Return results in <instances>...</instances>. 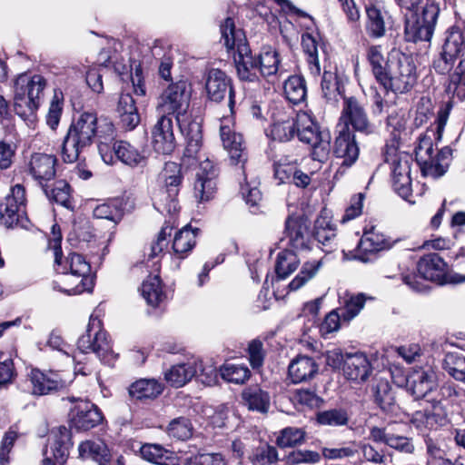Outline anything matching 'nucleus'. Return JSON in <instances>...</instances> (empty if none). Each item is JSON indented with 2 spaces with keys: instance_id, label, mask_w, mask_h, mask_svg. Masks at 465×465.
Masks as SVG:
<instances>
[{
  "instance_id": "f257e3e1",
  "label": "nucleus",
  "mask_w": 465,
  "mask_h": 465,
  "mask_svg": "<svg viewBox=\"0 0 465 465\" xmlns=\"http://www.w3.org/2000/svg\"><path fill=\"white\" fill-rule=\"evenodd\" d=\"M115 128L107 118L98 119L95 113L84 112L74 119L61 144L60 155L66 163H75L97 140L99 153L104 163L113 160L112 149L115 142Z\"/></svg>"
},
{
  "instance_id": "f03ea898",
  "label": "nucleus",
  "mask_w": 465,
  "mask_h": 465,
  "mask_svg": "<svg viewBox=\"0 0 465 465\" xmlns=\"http://www.w3.org/2000/svg\"><path fill=\"white\" fill-rule=\"evenodd\" d=\"M222 38L228 52L232 54L233 62L241 81L258 80V62L252 54L242 29L236 28L234 21L228 17L221 25Z\"/></svg>"
},
{
  "instance_id": "7ed1b4c3",
  "label": "nucleus",
  "mask_w": 465,
  "mask_h": 465,
  "mask_svg": "<svg viewBox=\"0 0 465 465\" xmlns=\"http://www.w3.org/2000/svg\"><path fill=\"white\" fill-rule=\"evenodd\" d=\"M395 2L404 13L406 39L411 42H430L440 13L439 6L434 3H427L419 15L417 8L422 0H395Z\"/></svg>"
},
{
  "instance_id": "20e7f679",
  "label": "nucleus",
  "mask_w": 465,
  "mask_h": 465,
  "mask_svg": "<svg viewBox=\"0 0 465 465\" xmlns=\"http://www.w3.org/2000/svg\"><path fill=\"white\" fill-rule=\"evenodd\" d=\"M417 69L411 56L399 50L391 52L389 71L381 82L384 92L389 94H406L411 90L417 82Z\"/></svg>"
},
{
  "instance_id": "39448f33",
  "label": "nucleus",
  "mask_w": 465,
  "mask_h": 465,
  "mask_svg": "<svg viewBox=\"0 0 465 465\" xmlns=\"http://www.w3.org/2000/svg\"><path fill=\"white\" fill-rule=\"evenodd\" d=\"M46 86L41 74H22L15 82L14 109L17 115L26 120L33 116L40 105Z\"/></svg>"
},
{
  "instance_id": "423d86ee",
  "label": "nucleus",
  "mask_w": 465,
  "mask_h": 465,
  "mask_svg": "<svg viewBox=\"0 0 465 465\" xmlns=\"http://www.w3.org/2000/svg\"><path fill=\"white\" fill-rule=\"evenodd\" d=\"M77 350L82 353L94 352L102 362L114 365L118 355L112 348L111 340L102 327L101 320L91 315L85 331L77 341Z\"/></svg>"
},
{
  "instance_id": "0eeeda50",
  "label": "nucleus",
  "mask_w": 465,
  "mask_h": 465,
  "mask_svg": "<svg viewBox=\"0 0 465 465\" xmlns=\"http://www.w3.org/2000/svg\"><path fill=\"white\" fill-rule=\"evenodd\" d=\"M460 60L465 61V35L460 26L452 25L445 32L441 51L433 58L431 68L435 73L446 75Z\"/></svg>"
},
{
  "instance_id": "6e6552de",
  "label": "nucleus",
  "mask_w": 465,
  "mask_h": 465,
  "mask_svg": "<svg viewBox=\"0 0 465 465\" xmlns=\"http://www.w3.org/2000/svg\"><path fill=\"white\" fill-rule=\"evenodd\" d=\"M417 270L419 275L408 274L403 276V282L413 291L424 292L426 285L420 282V279L435 282L439 284H444L449 281V266L447 262L438 253H429L422 256L418 263Z\"/></svg>"
},
{
  "instance_id": "1a4fd4ad",
  "label": "nucleus",
  "mask_w": 465,
  "mask_h": 465,
  "mask_svg": "<svg viewBox=\"0 0 465 465\" xmlns=\"http://www.w3.org/2000/svg\"><path fill=\"white\" fill-rule=\"evenodd\" d=\"M60 263V266L55 263V271L63 274L61 277L62 283H67L70 278L79 280V282L74 287L61 289L64 293L75 295L92 291L93 280L89 276L91 267L84 256L78 253H70L64 262L61 259Z\"/></svg>"
},
{
  "instance_id": "9d476101",
  "label": "nucleus",
  "mask_w": 465,
  "mask_h": 465,
  "mask_svg": "<svg viewBox=\"0 0 465 465\" xmlns=\"http://www.w3.org/2000/svg\"><path fill=\"white\" fill-rule=\"evenodd\" d=\"M190 95L184 82L170 84L159 96L156 111L160 117L173 115L176 122L188 114Z\"/></svg>"
},
{
  "instance_id": "9b49d317",
  "label": "nucleus",
  "mask_w": 465,
  "mask_h": 465,
  "mask_svg": "<svg viewBox=\"0 0 465 465\" xmlns=\"http://www.w3.org/2000/svg\"><path fill=\"white\" fill-rule=\"evenodd\" d=\"M25 204V189L21 184H15L0 205L1 222L8 228L19 224L24 226L26 221Z\"/></svg>"
},
{
  "instance_id": "f8f14e48",
  "label": "nucleus",
  "mask_w": 465,
  "mask_h": 465,
  "mask_svg": "<svg viewBox=\"0 0 465 465\" xmlns=\"http://www.w3.org/2000/svg\"><path fill=\"white\" fill-rule=\"evenodd\" d=\"M163 186L160 192V201L164 204L163 209L171 213L177 208L176 198L180 192L183 181L181 165L174 162H168L161 173Z\"/></svg>"
},
{
  "instance_id": "ddd939ff",
  "label": "nucleus",
  "mask_w": 465,
  "mask_h": 465,
  "mask_svg": "<svg viewBox=\"0 0 465 465\" xmlns=\"http://www.w3.org/2000/svg\"><path fill=\"white\" fill-rule=\"evenodd\" d=\"M70 401L74 402L69 413V420L72 427L78 430H88L99 425L104 417L102 411L93 402L82 400L69 398Z\"/></svg>"
},
{
  "instance_id": "4468645a",
  "label": "nucleus",
  "mask_w": 465,
  "mask_h": 465,
  "mask_svg": "<svg viewBox=\"0 0 465 465\" xmlns=\"http://www.w3.org/2000/svg\"><path fill=\"white\" fill-rule=\"evenodd\" d=\"M72 445L71 432L66 427L60 426L54 430L50 436L49 446L44 451L43 465H64Z\"/></svg>"
},
{
  "instance_id": "2eb2a0df",
  "label": "nucleus",
  "mask_w": 465,
  "mask_h": 465,
  "mask_svg": "<svg viewBox=\"0 0 465 465\" xmlns=\"http://www.w3.org/2000/svg\"><path fill=\"white\" fill-rule=\"evenodd\" d=\"M407 389L416 400L433 396L438 390L436 371L431 367L413 370L407 379Z\"/></svg>"
},
{
  "instance_id": "dca6fc26",
  "label": "nucleus",
  "mask_w": 465,
  "mask_h": 465,
  "mask_svg": "<svg viewBox=\"0 0 465 465\" xmlns=\"http://www.w3.org/2000/svg\"><path fill=\"white\" fill-rule=\"evenodd\" d=\"M205 89L211 101L219 103L228 96V107L233 112L235 104L232 79L220 69H211L206 77Z\"/></svg>"
},
{
  "instance_id": "f3484780",
  "label": "nucleus",
  "mask_w": 465,
  "mask_h": 465,
  "mask_svg": "<svg viewBox=\"0 0 465 465\" xmlns=\"http://www.w3.org/2000/svg\"><path fill=\"white\" fill-rule=\"evenodd\" d=\"M284 237L288 245L300 252H309L312 249V240L308 221L302 216L290 215L285 221Z\"/></svg>"
},
{
  "instance_id": "a211bd4d",
  "label": "nucleus",
  "mask_w": 465,
  "mask_h": 465,
  "mask_svg": "<svg viewBox=\"0 0 465 465\" xmlns=\"http://www.w3.org/2000/svg\"><path fill=\"white\" fill-rule=\"evenodd\" d=\"M341 124H351L357 132L370 134L373 133L374 127L369 121L363 105L353 96L343 97V105L340 117Z\"/></svg>"
},
{
  "instance_id": "6ab92c4d",
  "label": "nucleus",
  "mask_w": 465,
  "mask_h": 465,
  "mask_svg": "<svg viewBox=\"0 0 465 465\" xmlns=\"http://www.w3.org/2000/svg\"><path fill=\"white\" fill-rule=\"evenodd\" d=\"M217 176L218 169L210 159L200 163L194 183V196L199 202H207L213 197Z\"/></svg>"
},
{
  "instance_id": "aec40b11",
  "label": "nucleus",
  "mask_w": 465,
  "mask_h": 465,
  "mask_svg": "<svg viewBox=\"0 0 465 465\" xmlns=\"http://www.w3.org/2000/svg\"><path fill=\"white\" fill-rule=\"evenodd\" d=\"M57 159L53 154L35 153L29 159L27 169L32 178L45 188L56 173Z\"/></svg>"
},
{
  "instance_id": "412c9836",
  "label": "nucleus",
  "mask_w": 465,
  "mask_h": 465,
  "mask_svg": "<svg viewBox=\"0 0 465 465\" xmlns=\"http://www.w3.org/2000/svg\"><path fill=\"white\" fill-rule=\"evenodd\" d=\"M337 127L338 134L334 141L333 153L336 157L343 159L342 165L351 166L360 153L355 135L347 124H338Z\"/></svg>"
},
{
  "instance_id": "4be33fe9",
  "label": "nucleus",
  "mask_w": 465,
  "mask_h": 465,
  "mask_svg": "<svg viewBox=\"0 0 465 465\" xmlns=\"http://www.w3.org/2000/svg\"><path fill=\"white\" fill-rule=\"evenodd\" d=\"M152 145L162 154H171L176 147L173 124L171 117H159L152 129Z\"/></svg>"
},
{
  "instance_id": "5701e85b",
  "label": "nucleus",
  "mask_w": 465,
  "mask_h": 465,
  "mask_svg": "<svg viewBox=\"0 0 465 465\" xmlns=\"http://www.w3.org/2000/svg\"><path fill=\"white\" fill-rule=\"evenodd\" d=\"M374 402L386 414L398 416L400 407L396 402L394 391L389 381L381 377H374L370 386Z\"/></svg>"
},
{
  "instance_id": "b1692460",
  "label": "nucleus",
  "mask_w": 465,
  "mask_h": 465,
  "mask_svg": "<svg viewBox=\"0 0 465 465\" xmlns=\"http://www.w3.org/2000/svg\"><path fill=\"white\" fill-rule=\"evenodd\" d=\"M370 439L376 443H384L401 453L411 454L415 450L411 438L398 435L389 427H371L370 429Z\"/></svg>"
},
{
  "instance_id": "393cba45",
  "label": "nucleus",
  "mask_w": 465,
  "mask_h": 465,
  "mask_svg": "<svg viewBox=\"0 0 465 465\" xmlns=\"http://www.w3.org/2000/svg\"><path fill=\"white\" fill-rule=\"evenodd\" d=\"M181 120L177 124L186 140L184 156L195 158L200 152L203 143L201 121L191 119L188 114Z\"/></svg>"
},
{
  "instance_id": "a878e982",
  "label": "nucleus",
  "mask_w": 465,
  "mask_h": 465,
  "mask_svg": "<svg viewBox=\"0 0 465 465\" xmlns=\"http://www.w3.org/2000/svg\"><path fill=\"white\" fill-rule=\"evenodd\" d=\"M392 247L391 241L384 234L376 230L375 227L365 229L358 244L359 259L362 262H367V254L376 253L381 251L389 250Z\"/></svg>"
},
{
  "instance_id": "bb28decb",
  "label": "nucleus",
  "mask_w": 465,
  "mask_h": 465,
  "mask_svg": "<svg viewBox=\"0 0 465 465\" xmlns=\"http://www.w3.org/2000/svg\"><path fill=\"white\" fill-rule=\"evenodd\" d=\"M221 140L224 149L228 152L232 164L244 166L247 161V153L243 146L242 136L232 132L229 126L222 125L220 128Z\"/></svg>"
},
{
  "instance_id": "cd10ccee",
  "label": "nucleus",
  "mask_w": 465,
  "mask_h": 465,
  "mask_svg": "<svg viewBox=\"0 0 465 465\" xmlns=\"http://www.w3.org/2000/svg\"><path fill=\"white\" fill-rule=\"evenodd\" d=\"M342 371L346 379L360 383L368 379L371 366L366 355L356 352L345 356Z\"/></svg>"
},
{
  "instance_id": "c85d7f7f",
  "label": "nucleus",
  "mask_w": 465,
  "mask_h": 465,
  "mask_svg": "<svg viewBox=\"0 0 465 465\" xmlns=\"http://www.w3.org/2000/svg\"><path fill=\"white\" fill-rule=\"evenodd\" d=\"M302 47L306 55V62L310 74L313 76L321 74L320 50L323 55L326 54L324 47L320 45L318 37L310 33L302 35Z\"/></svg>"
},
{
  "instance_id": "c756f323",
  "label": "nucleus",
  "mask_w": 465,
  "mask_h": 465,
  "mask_svg": "<svg viewBox=\"0 0 465 465\" xmlns=\"http://www.w3.org/2000/svg\"><path fill=\"white\" fill-rule=\"evenodd\" d=\"M367 21L365 30L371 38H381L386 32L387 12L379 4L368 3L365 5Z\"/></svg>"
},
{
  "instance_id": "7c9ffc66",
  "label": "nucleus",
  "mask_w": 465,
  "mask_h": 465,
  "mask_svg": "<svg viewBox=\"0 0 465 465\" xmlns=\"http://www.w3.org/2000/svg\"><path fill=\"white\" fill-rule=\"evenodd\" d=\"M202 370V363L197 361H189L185 363L173 365L165 372V380L172 386L179 388L186 384Z\"/></svg>"
},
{
  "instance_id": "2f4dec72",
  "label": "nucleus",
  "mask_w": 465,
  "mask_h": 465,
  "mask_svg": "<svg viewBox=\"0 0 465 465\" xmlns=\"http://www.w3.org/2000/svg\"><path fill=\"white\" fill-rule=\"evenodd\" d=\"M30 381L35 395H45L64 387V382L58 379L56 373H44L39 370L31 371Z\"/></svg>"
},
{
  "instance_id": "473e14b6",
  "label": "nucleus",
  "mask_w": 465,
  "mask_h": 465,
  "mask_svg": "<svg viewBox=\"0 0 465 465\" xmlns=\"http://www.w3.org/2000/svg\"><path fill=\"white\" fill-rule=\"evenodd\" d=\"M141 457L157 465H179V458L159 444L146 443L140 449Z\"/></svg>"
},
{
  "instance_id": "72a5a7b5",
  "label": "nucleus",
  "mask_w": 465,
  "mask_h": 465,
  "mask_svg": "<svg viewBox=\"0 0 465 465\" xmlns=\"http://www.w3.org/2000/svg\"><path fill=\"white\" fill-rule=\"evenodd\" d=\"M314 238L322 245V251L331 252L336 249V227L326 217H319L314 223Z\"/></svg>"
},
{
  "instance_id": "f704fd0d",
  "label": "nucleus",
  "mask_w": 465,
  "mask_h": 465,
  "mask_svg": "<svg viewBox=\"0 0 465 465\" xmlns=\"http://www.w3.org/2000/svg\"><path fill=\"white\" fill-rule=\"evenodd\" d=\"M289 375L294 383L312 378L318 371V364L308 356H297L289 365Z\"/></svg>"
},
{
  "instance_id": "c9c22d12",
  "label": "nucleus",
  "mask_w": 465,
  "mask_h": 465,
  "mask_svg": "<svg viewBox=\"0 0 465 465\" xmlns=\"http://www.w3.org/2000/svg\"><path fill=\"white\" fill-rule=\"evenodd\" d=\"M295 134L301 142L315 143L322 134L312 116L307 112H299L295 117Z\"/></svg>"
},
{
  "instance_id": "e433bc0d",
  "label": "nucleus",
  "mask_w": 465,
  "mask_h": 465,
  "mask_svg": "<svg viewBox=\"0 0 465 465\" xmlns=\"http://www.w3.org/2000/svg\"><path fill=\"white\" fill-rule=\"evenodd\" d=\"M163 391V384L154 379H140L133 382L128 390L130 397L139 401L155 399Z\"/></svg>"
},
{
  "instance_id": "4c0bfd02",
  "label": "nucleus",
  "mask_w": 465,
  "mask_h": 465,
  "mask_svg": "<svg viewBox=\"0 0 465 465\" xmlns=\"http://www.w3.org/2000/svg\"><path fill=\"white\" fill-rule=\"evenodd\" d=\"M366 58L371 66V73L376 81L381 84L391 64V53L385 58L382 54V47L373 45L367 48Z\"/></svg>"
},
{
  "instance_id": "58836bf2",
  "label": "nucleus",
  "mask_w": 465,
  "mask_h": 465,
  "mask_svg": "<svg viewBox=\"0 0 465 465\" xmlns=\"http://www.w3.org/2000/svg\"><path fill=\"white\" fill-rule=\"evenodd\" d=\"M243 403L251 411L266 413L269 411L271 399L267 391L257 385L246 387L242 392Z\"/></svg>"
},
{
  "instance_id": "ea45409f",
  "label": "nucleus",
  "mask_w": 465,
  "mask_h": 465,
  "mask_svg": "<svg viewBox=\"0 0 465 465\" xmlns=\"http://www.w3.org/2000/svg\"><path fill=\"white\" fill-rule=\"evenodd\" d=\"M117 113L123 126L133 130L140 122L135 102L130 94H122L118 100Z\"/></svg>"
},
{
  "instance_id": "a19ab883",
  "label": "nucleus",
  "mask_w": 465,
  "mask_h": 465,
  "mask_svg": "<svg viewBox=\"0 0 465 465\" xmlns=\"http://www.w3.org/2000/svg\"><path fill=\"white\" fill-rule=\"evenodd\" d=\"M385 162L391 164V176L411 175L412 157L404 152H398L394 147H386Z\"/></svg>"
},
{
  "instance_id": "79ce46f5",
  "label": "nucleus",
  "mask_w": 465,
  "mask_h": 465,
  "mask_svg": "<svg viewBox=\"0 0 465 465\" xmlns=\"http://www.w3.org/2000/svg\"><path fill=\"white\" fill-rule=\"evenodd\" d=\"M197 231L186 225L175 233L172 247L177 258L184 259L194 248Z\"/></svg>"
},
{
  "instance_id": "37998d69",
  "label": "nucleus",
  "mask_w": 465,
  "mask_h": 465,
  "mask_svg": "<svg viewBox=\"0 0 465 465\" xmlns=\"http://www.w3.org/2000/svg\"><path fill=\"white\" fill-rule=\"evenodd\" d=\"M79 455L84 459H92L99 465H106L111 460L110 450L101 440H85L79 447Z\"/></svg>"
},
{
  "instance_id": "c03bdc74",
  "label": "nucleus",
  "mask_w": 465,
  "mask_h": 465,
  "mask_svg": "<svg viewBox=\"0 0 465 465\" xmlns=\"http://www.w3.org/2000/svg\"><path fill=\"white\" fill-rule=\"evenodd\" d=\"M365 302L366 297L363 293L344 292L340 297V307L337 309L341 314L342 321L350 322L356 317L363 308Z\"/></svg>"
},
{
  "instance_id": "a18cd8bd",
  "label": "nucleus",
  "mask_w": 465,
  "mask_h": 465,
  "mask_svg": "<svg viewBox=\"0 0 465 465\" xmlns=\"http://www.w3.org/2000/svg\"><path fill=\"white\" fill-rule=\"evenodd\" d=\"M270 135L273 140L279 142L290 141L295 135V118L283 114L274 119L270 129Z\"/></svg>"
},
{
  "instance_id": "49530a36",
  "label": "nucleus",
  "mask_w": 465,
  "mask_h": 465,
  "mask_svg": "<svg viewBox=\"0 0 465 465\" xmlns=\"http://www.w3.org/2000/svg\"><path fill=\"white\" fill-rule=\"evenodd\" d=\"M141 292L146 302L153 307H157L165 298L158 275L149 276L143 281Z\"/></svg>"
},
{
  "instance_id": "de8ad7c7",
  "label": "nucleus",
  "mask_w": 465,
  "mask_h": 465,
  "mask_svg": "<svg viewBox=\"0 0 465 465\" xmlns=\"http://www.w3.org/2000/svg\"><path fill=\"white\" fill-rule=\"evenodd\" d=\"M447 421V417L430 411L429 408H426L424 411H416L411 419L413 425L421 431L443 426Z\"/></svg>"
},
{
  "instance_id": "09e8293b",
  "label": "nucleus",
  "mask_w": 465,
  "mask_h": 465,
  "mask_svg": "<svg viewBox=\"0 0 465 465\" xmlns=\"http://www.w3.org/2000/svg\"><path fill=\"white\" fill-rule=\"evenodd\" d=\"M452 151L446 146L440 149L433 160L428 161L425 167V175L438 178L442 176L449 167Z\"/></svg>"
},
{
  "instance_id": "8fccbe9b",
  "label": "nucleus",
  "mask_w": 465,
  "mask_h": 465,
  "mask_svg": "<svg viewBox=\"0 0 465 465\" xmlns=\"http://www.w3.org/2000/svg\"><path fill=\"white\" fill-rule=\"evenodd\" d=\"M449 84L446 87L448 94L457 96L460 100L465 98V61L460 60L458 65L449 74Z\"/></svg>"
},
{
  "instance_id": "3c124183",
  "label": "nucleus",
  "mask_w": 465,
  "mask_h": 465,
  "mask_svg": "<svg viewBox=\"0 0 465 465\" xmlns=\"http://www.w3.org/2000/svg\"><path fill=\"white\" fill-rule=\"evenodd\" d=\"M117 156V158L129 166H137L143 163L145 160L144 156L133 145L124 141L117 142L112 149V153Z\"/></svg>"
},
{
  "instance_id": "603ef678",
  "label": "nucleus",
  "mask_w": 465,
  "mask_h": 465,
  "mask_svg": "<svg viewBox=\"0 0 465 465\" xmlns=\"http://www.w3.org/2000/svg\"><path fill=\"white\" fill-rule=\"evenodd\" d=\"M283 92L286 99L293 104L303 102L307 94L305 80L300 75L290 76L284 82Z\"/></svg>"
},
{
  "instance_id": "864d4df0",
  "label": "nucleus",
  "mask_w": 465,
  "mask_h": 465,
  "mask_svg": "<svg viewBox=\"0 0 465 465\" xmlns=\"http://www.w3.org/2000/svg\"><path fill=\"white\" fill-rule=\"evenodd\" d=\"M300 260L292 250H283L277 255L275 272L280 279H285L299 266Z\"/></svg>"
},
{
  "instance_id": "5fc2aeb1",
  "label": "nucleus",
  "mask_w": 465,
  "mask_h": 465,
  "mask_svg": "<svg viewBox=\"0 0 465 465\" xmlns=\"http://www.w3.org/2000/svg\"><path fill=\"white\" fill-rule=\"evenodd\" d=\"M306 431L302 428L286 427L278 432L276 444L282 449L293 448L305 441Z\"/></svg>"
},
{
  "instance_id": "6e6d98bb",
  "label": "nucleus",
  "mask_w": 465,
  "mask_h": 465,
  "mask_svg": "<svg viewBox=\"0 0 465 465\" xmlns=\"http://www.w3.org/2000/svg\"><path fill=\"white\" fill-rule=\"evenodd\" d=\"M322 266V260H314L304 262L300 272L289 283L290 291H297L305 285L318 273Z\"/></svg>"
},
{
  "instance_id": "4d7b16f0",
  "label": "nucleus",
  "mask_w": 465,
  "mask_h": 465,
  "mask_svg": "<svg viewBox=\"0 0 465 465\" xmlns=\"http://www.w3.org/2000/svg\"><path fill=\"white\" fill-rule=\"evenodd\" d=\"M220 373L224 381L235 384H243L251 376V371L247 366L234 363H224L222 365Z\"/></svg>"
},
{
  "instance_id": "13d9d810",
  "label": "nucleus",
  "mask_w": 465,
  "mask_h": 465,
  "mask_svg": "<svg viewBox=\"0 0 465 465\" xmlns=\"http://www.w3.org/2000/svg\"><path fill=\"white\" fill-rule=\"evenodd\" d=\"M259 72L265 77L272 76L279 71L280 58L272 48H264L257 58Z\"/></svg>"
},
{
  "instance_id": "bf43d9fd",
  "label": "nucleus",
  "mask_w": 465,
  "mask_h": 465,
  "mask_svg": "<svg viewBox=\"0 0 465 465\" xmlns=\"http://www.w3.org/2000/svg\"><path fill=\"white\" fill-rule=\"evenodd\" d=\"M443 367L455 380L465 383V356L459 352H448L443 360Z\"/></svg>"
},
{
  "instance_id": "052dcab7",
  "label": "nucleus",
  "mask_w": 465,
  "mask_h": 465,
  "mask_svg": "<svg viewBox=\"0 0 465 465\" xmlns=\"http://www.w3.org/2000/svg\"><path fill=\"white\" fill-rule=\"evenodd\" d=\"M316 420L321 425L338 427L348 424L349 415L343 409H331L319 412Z\"/></svg>"
},
{
  "instance_id": "680f3d73",
  "label": "nucleus",
  "mask_w": 465,
  "mask_h": 465,
  "mask_svg": "<svg viewBox=\"0 0 465 465\" xmlns=\"http://www.w3.org/2000/svg\"><path fill=\"white\" fill-rule=\"evenodd\" d=\"M42 189L49 200L63 206H68L70 201V186L65 181H56L54 183L51 189H49L47 184Z\"/></svg>"
},
{
  "instance_id": "e2e57ef3",
  "label": "nucleus",
  "mask_w": 465,
  "mask_h": 465,
  "mask_svg": "<svg viewBox=\"0 0 465 465\" xmlns=\"http://www.w3.org/2000/svg\"><path fill=\"white\" fill-rule=\"evenodd\" d=\"M167 432L173 439L186 440L193 435L192 422L184 417L174 419L169 423Z\"/></svg>"
},
{
  "instance_id": "0e129e2a",
  "label": "nucleus",
  "mask_w": 465,
  "mask_h": 465,
  "mask_svg": "<svg viewBox=\"0 0 465 465\" xmlns=\"http://www.w3.org/2000/svg\"><path fill=\"white\" fill-rule=\"evenodd\" d=\"M322 92L323 96L329 100H337L341 95V86L336 74L324 70L322 79Z\"/></svg>"
},
{
  "instance_id": "69168bd1",
  "label": "nucleus",
  "mask_w": 465,
  "mask_h": 465,
  "mask_svg": "<svg viewBox=\"0 0 465 465\" xmlns=\"http://www.w3.org/2000/svg\"><path fill=\"white\" fill-rule=\"evenodd\" d=\"M320 460V453L309 450H292L282 459L284 465L315 464Z\"/></svg>"
},
{
  "instance_id": "338daca9",
  "label": "nucleus",
  "mask_w": 465,
  "mask_h": 465,
  "mask_svg": "<svg viewBox=\"0 0 465 465\" xmlns=\"http://www.w3.org/2000/svg\"><path fill=\"white\" fill-rule=\"evenodd\" d=\"M63 93L61 91L54 90L53 98L50 102L48 113L46 114V124L52 130H55L60 123L63 113Z\"/></svg>"
},
{
  "instance_id": "774afa93",
  "label": "nucleus",
  "mask_w": 465,
  "mask_h": 465,
  "mask_svg": "<svg viewBox=\"0 0 465 465\" xmlns=\"http://www.w3.org/2000/svg\"><path fill=\"white\" fill-rule=\"evenodd\" d=\"M250 460L253 464L272 465L279 460L278 450L274 446L264 444L253 451Z\"/></svg>"
}]
</instances>
